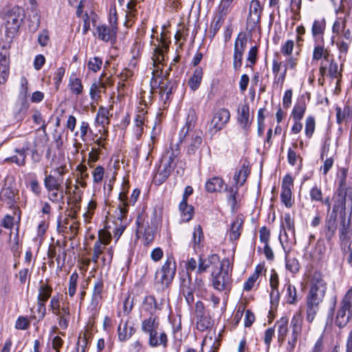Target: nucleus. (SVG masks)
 <instances>
[{"label": "nucleus", "instance_id": "c85d7f7f", "mask_svg": "<svg viewBox=\"0 0 352 352\" xmlns=\"http://www.w3.org/2000/svg\"><path fill=\"white\" fill-rule=\"evenodd\" d=\"M118 333L119 340L125 341L135 333V329L133 327H128L127 322L121 321L118 328Z\"/></svg>", "mask_w": 352, "mask_h": 352}, {"label": "nucleus", "instance_id": "09e8293b", "mask_svg": "<svg viewBox=\"0 0 352 352\" xmlns=\"http://www.w3.org/2000/svg\"><path fill=\"white\" fill-rule=\"evenodd\" d=\"M315 126L316 122L314 118L311 116H308L306 118L305 129V135L307 138H310L312 136L315 130Z\"/></svg>", "mask_w": 352, "mask_h": 352}, {"label": "nucleus", "instance_id": "0eeeda50", "mask_svg": "<svg viewBox=\"0 0 352 352\" xmlns=\"http://www.w3.org/2000/svg\"><path fill=\"white\" fill-rule=\"evenodd\" d=\"M19 199V190L16 188L14 178L12 176H7L0 192V199L10 207H12Z\"/></svg>", "mask_w": 352, "mask_h": 352}, {"label": "nucleus", "instance_id": "393cba45", "mask_svg": "<svg viewBox=\"0 0 352 352\" xmlns=\"http://www.w3.org/2000/svg\"><path fill=\"white\" fill-rule=\"evenodd\" d=\"M54 315L58 316L60 328L65 330L69 326L70 320V310L69 306H63Z\"/></svg>", "mask_w": 352, "mask_h": 352}, {"label": "nucleus", "instance_id": "e2e57ef3", "mask_svg": "<svg viewBox=\"0 0 352 352\" xmlns=\"http://www.w3.org/2000/svg\"><path fill=\"white\" fill-rule=\"evenodd\" d=\"M309 195L311 201H322V190L317 186H314L310 190Z\"/></svg>", "mask_w": 352, "mask_h": 352}, {"label": "nucleus", "instance_id": "412c9836", "mask_svg": "<svg viewBox=\"0 0 352 352\" xmlns=\"http://www.w3.org/2000/svg\"><path fill=\"white\" fill-rule=\"evenodd\" d=\"M99 250V254L101 255V261L104 265H110L112 261L114 250L112 246L100 244L99 242H95L93 250Z\"/></svg>", "mask_w": 352, "mask_h": 352}, {"label": "nucleus", "instance_id": "58836bf2", "mask_svg": "<svg viewBox=\"0 0 352 352\" xmlns=\"http://www.w3.org/2000/svg\"><path fill=\"white\" fill-rule=\"evenodd\" d=\"M104 288V283L102 280L98 279L94 283L93 294H92V303L98 304V300L102 298V293Z\"/></svg>", "mask_w": 352, "mask_h": 352}, {"label": "nucleus", "instance_id": "79ce46f5", "mask_svg": "<svg viewBox=\"0 0 352 352\" xmlns=\"http://www.w3.org/2000/svg\"><path fill=\"white\" fill-rule=\"evenodd\" d=\"M154 240V227L148 226L144 228L143 236H142V242L144 246H150L153 244Z\"/></svg>", "mask_w": 352, "mask_h": 352}, {"label": "nucleus", "instance_id": "a878e982", "mask_svg": "<svg viewBox=\"0 0 352 352\" xmlns=\"http://www.w3.org/2000/svg\"><path fill=\"white\" fill-rule=\"evenodd\" d=\"M203 74L204 72L201 67H197L195 69L192 76L188 81V85L192 91H195L198 89L203 78Z\"/></svg>", "mask_w": 352, "mask_h": 352}, {"label": "nucleus", "instance_id": "aec40b11", "mask_svg": "<svg viewBox=\"0 0 352 352\" xmlns=\"http://www.w3.org/2000/svg\"><path fill=\"white\" fill-rule=\"evenodd\" d=\"M337 228V215L331 214L327 217L324 226L325 238L327 241H331L334 237Z\"/></svg>", "mask_w": 352, "mask_h": 352}, {"label": "nucleus", "instance_id": "6ab92c4d", "mask_svg": "<svg viewBox=\"0 0 352 352\" xmlns=\"http://www.w3.org/2000/svg\"><path fill=\"white\" fill-rule=\"evenodd\" d=\"M171 262L172 258L168 257L160 271L157 272V274L160 276V280L163 287L168 286L172 281L175 275V267H171Z\"/></svg>", "mask_w": 352, "mask_h": 352}, {"label": "nucleus", "instance_id": "338daca9", "mask_svg": "<svg viewBox=\"0 0 352 352\" xmlns=\"http://www.w3.org/2000/svg\"><path fill=\"white\" fill-rule=\"evenodd\" d=\"M270 236V232L265 226H263L260 229L259 238L261 242L264 243L265 244H268Z\"/></svg>", "mask_w": 352, "mask_h": 352}, {"label": "nucleus", "instance_id": "a211bd4d", "mask_svg": "<svg viewBox=\"0 0 352 352\" xmlns=\"http://www.w3.org/2000/svg\"><path fill=\"white\" fill-rule=\"evenodd\" d=\"M293 186V179L289 175H286L283 179L281 185L280 199L281 201L287 208H291L292 201V187Z\"/></svg>", "mask_w": 352, "mask_h": 352}, {"label": "nucleus", "instance_id": "dca6fc26", "mask_svg": "<svg viewBox=\"0 0 352 352\" xmlns=\"http://www.w3.org/2000/svg\"><path fill=\"white\" fill-rule=\"evenodd\" d=\"M262 8L258 0H252L250 4L248 16L247 18V26L251 30H254L260 23Z\"/></svg>", "mask_w": 352, "mask_h": 352}, {"label": "nucleus", "instance_id": "72a5a7b5", "mask_svg": "<svg viewBox=\"0 0 352 352\" xmlns=\"http://www.w3.org/2000/svg\"><path fill=\"white\" fill-rule=\"evenodd\" d=\"M179 208L184 221H189L192 218L194 208L192 206L188 205L187 202L182 201L179 204Z\"/></svg>", "mask_w": 352, "mask_h": 352}, {"label": "nucleus", "instance_id": "864d4df0", "mask_svg": "<svg viewBox=\"0 0 352 352\" xmlns=\"http://www.w3.org/2000/svg\"><path fill=\"white\" fill-rule=\"evenodd\" d=\"M286 268L292 273H297L299 270L298 261L295 258L286 257Z\"/></svg>", "mask_w": 352, "mask_h": 352}, {"label": "nucleus", "instance_id": "f3484780", "mask_svg": "<svg viewBox=\"0 0 352 352\" xmlns=\"http://www.w3.org/2000/svg\"><path fill=\"white\" fill-rule=\"evenodd\" d=\"M129 188V181L124 179L122 182V189L119 194L120 204L118 205V213L117 214V219L121 222L126 219L128 212L127 192Z\"/></svg>", "mask_w": 352, "mask_h": 352}, {"label": "nucleus", "instance_id": "ea45409f", "mask_svg": "<svg viewBox=\"0 0 352 352\" xmlns=\"http://www.w3.org/2000/svg\"><path fill=\"white\" fill-rule=\"evenodd\" d=\"M27 149L22 148V149H16L15 152L17 153L16 155H14L11 157L7 158L6 161H11L12 162H14L16 164L19 166H24L25 164V151Z\"/></svg>", "mask_w": 352, "mask_h": 352}, {"label": "nucleus", "instance_id": "c9c22d12", "mask_svg": "<svg viewBox=\"0 0 352 352\" xmlns=\"http://www.w3.org/2000/svg\"><path fill=\"white\" fill-rule=\"evenodd\" d=\"M288 321L287 319L282 318L277 322L278 325V342L282 344L285 340L288 332L287 327Z\"/></svg>", "mask_w": 352, "mask_h": 352}, {"label": "nucleus", "instance_id": "c756f323", "mask_svg": "<svg viewBox=\"0 0 352 352\" xmlns=\"http://www.w3.org/2000/svg\"><path fill=\"white\" fill-rule=\"evenodd\" d=\"M243 221L240 218H236L231 224L229 231V238L231 241L239 239L241 234Z\"/></svg>", "mask_w": 352, "mask_h": 352}, {"label": "nucleus", "instance_id": "e433bc0d", "mask_svg": "<svg viewBox=\"0 0 352 352\" xmlns=\"http://www.w3.org/2000/svg\"><path fill=\"white\" fill-rule=\"evenodd\" d=\"M282 227L284 229L285 234L287 236V230L292 236H295L294 220L289 213H285L283 217Z\"/></svg>", "mask_w": 352, "mask_h": 352}, {"label": "nucleus", "instance_id": "4468645a", "mask_svg": "<svg viewBox=\"0 0 352 352\" xmlns=\"http://www.w3.org/2000/svg\"><path fill=\"white\" fill-rule=\"evenodd\" d=\"M5 20L7 32L14 34L19 30L22 21L21 10L19 8L12 9L6 14Z\"/></svg>", "mask_w": 352, "mask_h": 352}, {"label": "nucleus", "instance_id": "37998d69", "mask_svg": "<svg viewBox=\"0 0 352 352\" xmlns=\"http://www.w3.org/2000/svg\"><path fill=\"white\" fill-rule=\"evenodd\" d=\"M336 111L337 122L339 124L346 120L349 117L351 111L350 107L348 105H345L343 109H341L340 107H337L336 108Z\"/></svg>", "mask_w": 352, "mask_h": 352}, {"label": "nucleus", "instance_id": "f704fd0d", "mask_svg": "<svg viewBox=\"0 0 352 352\" xmlns=\"http://www.w3.org/2000/svg\"><path fill=\"white\" fill-rule=\"evenodd\" d=\"M250 173L248 165L244 163L238 172H236L234 176V180L236 185L242 186Z\"/></svg>", "mask_w": 352, "mask_h": 352}, {"label": "nucleus", "instance_id": "4be33fe9", "mask_svg": "<svg viewBox=\"0 0 352 352\" xmlns=\"http://www.w3.org/2000/svg\"><path fill=\"white\" fill-rule=\"evenodd\" d=\"M326 28V21L324 18L315 19L311 27V34L315 42L320 41L324 43L323 36Z\"/></svg>", "mask_w": 352, "mask_h": 352}, {"label": "nucleus", "instance_id": "20e7f679", "mask_svg": "<svg viewBox=\"0 0 352 352\" xmlns=\"http://www.w3.org/2000/svg\"><path fill=\"white\" fill-rule=\"evenodd\" d=\"M332 212L331 214L338 215L340 217H346V205L351 208L352 212V189L351 188H337L332 197Z\"/></svg>", "mask_w": 352, "mask_h": 352}, {"label": "nucleus", "instance_id": "9b49d317", "mask_svg": "<svg viewBox=\"0 0 352 352\" xmlns=\"http://www.w3.org/2000/svg\"><path fill=\"white\" fill-rule=\"evenodd\" d=\"M152 301H154L153 297L148 296L145 298L144 309L151 312V315L148 318L142 320L141 329L144 333L148 336L149 344L151 346H154V318L152 316V308L148 307V304L151 305Z\"/></svg>", "mask_w": 352, "mask_h": 352}, {"label": "nucleus", "instance_id": "3c124183", "mask_svg": "<svg viewBox=\"0 0 352 352\" xmlns=\"http://www.w3.org/2000/svg\"><path fill=\"white\" fill-rule=\"evenodd\" d=\"M47 192L48 199L54 203H58L63 199V188H60V190H47Z\"/></svg>", "mask_w": 352, "mask_h": 352}, {"label": "nucleus", "instance_id": "13d9d810", "mask_svg": "<svg viewBox=\"0 0 352 352\" xmlns=\"http://www.w3.org/2000/svg\"><path fill=\"white\" fill-rule=\"evenodd\" d=\"M99 154V148H92L88 155L87 164L89 167L92 168L94 166V164L98 160Z\"/></svg>", "mask_w": 352, "mask_h": 352}, {"label": "nucleus", "instance_id": "69168bd1", "mask_svg": "<svg viewBox=\"0 0 352 352\" xmlns=\"http://www.w3.org/2000/svg\"><path fill=\"white\" fill-rule=\"evenodd\" d=\"M133 74V71L131 69L125 68L120 74V81L119 82L120 86L125 87V81L127 80L128 78H131Z\"/></svg>", "mask_w": 352, "mask_h": 352}, {"label": "nucleus", "instance_id": "6e6552de", "mask_svg": "<svg viewBox=\"0 0 352 352\" xmlns=\"http://www.w3.org/2000/svg\"><path fill=\"white\" fill-rule=\"evenodd\" d=\"M302 322L303 320L300 314L296 313L294 315L290 322L292 333L288 338L287 346L288 352H293L296 347L298 339L301 335Z\"/></svg>", "mask_w": 352, "mask_h": 352}, {"label": "nucleus", "instance_id": "0e129e2a", "mask_svg": "<svg viewBox=\"0 0 352 352\" xmlns=\"http://www.w3.org/2000/svg\"><path fill=\"white\" fill-rule=\"evenodd\" d=\"M30 327V321L25 317L20 316L16 321L15 328L21 330H25Z\"/></svg>", "mask_w": 352, "mask_h": 352}, {"label": "nucleus", "instance_id": "2eb2a0df", "mask_svg": "<svg viewBox=\"0 0 352 352\" xmlns=\"http://www.w3.org/2000/svg\"><path fill=\"white\" fill-rule=\"evenodd\" d=\"M230 118V113L228 109L221 108L214 113L210 122L209 130L217 132L225 127Z\"/></svg>", "mask_w": 352, "mask_h": 352}, {"label": "nucleus", "instance_id": "39448f33", "mask_svg": "<svg viewBox=\"0 0 352 352\" xmlns=\"http://www.w3.org/2000/svg\"><path fill=\"white\" fill-rule=\"evenodd\" d=\"M352 318V287L342 298L337 310L335 323L340 327H345Z\"/></svg>", "mask_w": 352, "mask_h": 352}, {"label": "nucleus", "instance_id": "473e14b6", "mask_svg": "<svg viewBox=\"0 0 352 352\" xmlns=\"http://www.w3.org/2000/svg\"><path fill=\"white\" fill-rule=\"evenodd\" d=\"M52 288L51 286L41 281L38 287V295L37 301L46 302L52 295Z\"/></svg>", "mask_w": 352, "mask_h": 352}, {"label": "nucleus", "instance_id": "9d476101", "mask_svg": "<svg viewBox=\"0 0 352 352\" xmlns=\"http://www.w3.org/2000/svg\"><path fill=\"white\" fill-rule=\"evenodd\" d=\"M352 227L351 220H346V217L340 218L339 228V239L342 251H346V247L351 245Z\"/></svg>", "mask_w": 352, "mask_h": 352}, {"label": "nucleus", "instance_id": "423d86ee", "mask_svg": "<svg viewBox=\"0 0 352 352\" xmlns=\"http://www.w3.org/2000/svg\"><path fill=\"white\" fill-rule=\"evenodd\" d=\"M118 23L116 13L110 14L108 24L98 25L96 30L95 36L100 41L114 43L116 41Z\"/></svg>", "mask_w": 352, "mask_h": 352}, {"label": "nucleus", "instance_id": "8fccbe9b", "mask_svg": "<svg viewBox=\"0 0 352 352\" xmlns=\"http://www.w3.org/2000/svg\"><path fill=\"white\" fill-rule=\"evenodd\" d=\"M93 182L100 184L104 176V168L102 166H97L92 171Z\"/></svg>", "mask_w": 352, "mask_h": 352}, {"label": "nucleus", "instance_id": "bb28decb", "mask_svg": "<svg viewBox=\"0 0 352 352\" xmlns=\"http://www.w3.org/2000/svg\"><path fill=\"white\" fill-rule=\"evenodd\" d=\"M329 52L327 49L324 47V43H318L314 45L312 60L313 61H318L319 60L324 58L326 61H329Z\"/></svg>", "mask_w": 352, "mask_h": 352}, {"label": "nucleus", "instance_id": "de8ad7c7", "mask_svg": "<svg viewBox=\"0 0 352 352\" xmlns=\"http://www.w3.org/2000/svg\"><path fill=\"white\" fill-rule=\"evenodd\" d=\"M78 274L76 272H73L69 277L68 292L70 297H73L76 292Z\"/></svg>", "mask_w": 352, "mask_h": 352}, {"label": "nucleus", "instance_id": "1a4fd4ad", "mask_svg": "<svg viewBox=\"0 0 352 352\" xmlns=\"http://www.w3.org/2000/svg\"><path fill=\"white\" fill-rule=\"evenodd\" d=\"M160 49L155 46V56L160 53ZM157 62H160L158 58L155 57V85L158 84L157 87H155V94L158 93L160 95V99L164 103L169 98L170 94L172 93V87L169 86V82L166 79H164L162 77H157L158 76L159 65H157Z\"/></svg>", "mask_w": 352, "mask_h": 352}, {"label": "nucleus", "instance_id": "ddd939ff", "mask_svg": "<svg viewBox=\"0 0 352 352\" xmlns=\"http://www.w3.org/2000/svg\"><path fill=\"white\" fill-rule=\"evenodd\" d=\"M175 156L173 151H166L160 160L159 166L158 184H162L170 173L173 168V164Z\"/></svg>", "mask_w": 352, "mask_h": 352}, {"label": "nucleus", "instance_id": "2f4dec72", "mask_svg": "<svg viewBox=\"0 0 352 352\" xmlns=\"http://www.w3.org/2000/svg\"><path fill=\"white\" fill-rule=\"evenodd\" d=\"M217 261H219V256L217 254L210 255L208 260L200 257L198 262L197 273L200 274L205 272L212 263Z\"/></svg>", "mask_w": 352, "mask_h": 352}, {"label": "nucleus", "instance_id": "7ed1b4c3", "mask_svg": "<svg viewBox=\"0 0 352 352\" xmlns=\"http://www.w3.org/2000/svg\"><path fill=\"white\" fill-rule=\"evenodd\" d=\"M229 258H225L221 262L219 270L212 273V282L213 287L220 292H229L231 289L232 279L228 273L230 267Z\"/></svg>", "mask_w": 352, "mask_h": 352}, {"label": "nucleus", "instance_id": "7c9ffc66", "mask_svg": "<svg viewBox=\"0 0 352 352\" xmlns=\"http://www.w3.org/2000/svg\"><path fill=\"white\" fill-rule=\"evenodd\" d=\"M223 180L220 177H214L206 182L205 187L207 192H214L223 189Z\"/></svg>", "mask_w": 352, "mask_h": 352}, {"label": "nucleus", "instance_id": "f03ea898", "mask_svg": "<svg viewBox=\"0 0 352 352\" xmlns=\"http://www.w3.org/2000/svg\"><path fill=\"white\" fill-rule=\"evenodd\" d=\"M196 120L197 118L194 110H190L186 118V124L179 133V143L185 142L189 144L188 153H195L202 142V132L194 129Z\"/></svg>", "mask_w": 352, "mask_h": 352}, {"label": "nucleus", "instance_id": "bf43d9fd", "mask_svg": "<svg viewBox=\"0 0 352 352\" xmlns=\"http://www.w3.org/2000/svg\"><path fill=\"white\" fill-rule=\"evenodd\" d=\"M203 237H204V235H203L202 228H201V226H199V225L196 226L194 228V232L192 234V239H193V243H194L195 245H199L200 243L201 239H203Z\"/></svg>", "mask_w": 352, "mask_h": 352}, {"label": "nucleus", "instance_id": "f257e3e1", "mask_svg": "<svg viewBox=\"0 0 352 352\" xmlns=\"http://www.w3.org/2000/svg\"><path fill=\"white\" fill-rule=\"evenodd\" d=\"M327 290V284L319 273H315L311 279V288L307 297L306 319L311 322L317 314Z\"/></svg>", "mask_w": 352, "mask_h": 352}, {"label": "nucleus", "instance_id": "a19ab883", "mask_svg": "<svg viewBox=\"0 0 352 352\" xmlns=\"http://www.w3.org/2000/svg\"><path fill=\"white\" fill-rule=\"evenodd\" d=\"M287 302L290 305H294L297 302V294L296 287L287 283L285 284Z\"/></svg>", "mask_w": 352, "mask_h": 352}, {"label": "nucleus", "instance_id": "a18cd8bd", "mask_svg": "<svg viewBox=\"0 0 352 352\" xmlns=\"http://www.w3.org/2000/svg\"><path fill=\"white\" fill-rule=\"evenodd\" d=\"M69 87L72 93L76 95H80L82 93L83 89L81 80L76 77L70 78Z\"/></svg>", "mask_w": 352, "mask_h": 352}, {"label": "nucleus", "instance_id": "cd10ccee", "mask_svg": "<svg viewBox=\"0 0 352 352\" xmlns=\"http://www.w3.org/2000/svg\"><path fill=\"white\" fill-rule=\"evenodd\" d=\"M63 177H56L52 175H46L44 186L47 190H60Z\"/></svg>", "mask_w": 352, "mask_h": 352}, {"label": "nucleus", "instance_id": "603ef678", "mask_svg": "<svg viewBox=\"0 0 352 352\" xmlns=\"http://www.w3.org/2000/svg\"><path fill=\"white\" fill-rule=\"evenodd\" d=\"M87 343L88 340L87 334L85 333H84L82 336L80 334L74 352H85Z\"/></svg>", "mask_w": 352, "mask_h": 352}, {"label": "nucleus", "instance_id": "4d7b16f0", "mask_svg": "<svg viewBox=\"0 0 352 352\" xmlns=\"http://www.w3.org/2000/svg\"><path fill=\"white\" fill-rule=\"evenodd\" d=\"M102 64V60L100 58L94 57L92 58H90V60L88 62L87 66L89 69L94 72H97L100 69Z\"/></svg>", "mask_w": 352, "mask_h": 352}, {"label": "nucleus", "instance_id": "774afa93", "mask_svg": "<svg viewBox=\"0 0 352 352\" xmlns=\"http://www.w3.org/2000/svg\"><path fill=\"white\" fill-rule=\"evenodd\" d=\"M294 42L292 40H288L282 46L281 52L284 55H291L294 49Z\"/></svg>", "mask_w": 352, "mask_h": 352}, {"label": "nucleus", "instance_id": "c03bdc74", "mask_svg": "<svg viewBox=\"0 0 352 352\" xmlns=\"http://www.w3.org/2000/svg\"><path fill=\"white\" fill-rule=\"evenodd\" d=\"M109 111L104 107H100L98 109L96 117V122L103 127L109 123Z\"/></svg>", "mask_w": 352, "mask_h": 352}, {"label": "nucleus", "instance_id": "6e6d98bb", "mask_svg": "<svg viewBox=\"0 0 352 352\" xmlns=\"http://www.w3.org/2000/svg\"><path fill=\"white\" fill-rule=\"evenodd\" d=\"M44 302L37 301V309L36 314L33 316L34 319H37L38 321L43 320L46 314V307Z\"/></svg>", "mask_w": 352, "mask_h": 352}, {"label": "nucleus", "instance_id": "5701e85b", "mask_svg": "<svg viewBox=\"0 0 352 352\" xmlns=\"http://www.w3.org/2000/svg\"><path fill=\"white\" fill-rule=\"evenodd\" d=\"M237 120L243 129L248 131L251 124L250 107L248 103H245L239 108Z\"/></svg>", "mask_w": 352, "mask_h": 352}, {"label": "nucleus", "instance_id": "5fc2aeb1", "mask_svg": "<svg viewBox=\"0 0 352 352\" xmlns=\"http://www.w3.org/2000/svg\"><path fill=\"white\" fill-rule=\"evenodd\" d=\"M199 319L197 322V329L201 331H204L211 326L210 319L206 316H199Z\"/></svg>", "mask_w": 352, "mask_h": 352}, {"label": "nucleus", "instance_id": "49530a36", "mask_svg": "<svg viewBox=\"0 0 352 352\" xmlns=\"http://www.w3.org/2000/svg\"><path fill=\"white\" fill-rule=\"evenodd\" d=\"M112 236L110 232L106 230H100L98 232V239L96 242H99L100 244L109 245L111 241Z\"/></svg>", "mask_w": 352, "mask_h": 352}, {"label": "nucleus", "instance_id": "680f3d73", "mask_svg": "<svg viewBox=\"0 0 352 352\" xmlns=\"http://www.w3.org/2000/svg\"><path fill=\"white\" fill-rule=\"evenodd\" d=\"M182 293L188 305L191 306L195 300L192 289L190 287H187L186 286H184L182 288Z\"/></svg>", "mask_w": 352, "mask_h": 352}, {"label": "nucleus", "instance_id": "f8f14e48", "mask_svg": "<svg viewBox=\"0 0 352 352\" xmlns=\"http://www.w3.org/2000/svg\"><path fill=\"white\" fill-rule=\"evenodd\" d=\"M247 45V38L245 34L239 33L234 42V56H233V68L234 70H239L242 65L243 52Z\"/></svg>", "mask_w": 352, "mask_h": 352}, {"label": "nucleus", "instance_id": "b1692460", "mask_svg": "<svg viewBox=\"0 0 352 352\" xmlns=\"http://www.w3.org/2000/svg\"><path fill=\"white\" fill-rule=\"evenodd\" d=\"M7 50L0 52V84H3L7 80L9 75V58Z\"/></svg>", "mask_w": 352, "mask_h": 352}, {"label": "nucleus", "instance_id": "052dcab7", "mask_svg": "<svg viewBox=\"0 0 352 352\" xmlns=\"http://www.w3.org/2000/svg\"><path fill=\"white\" fill-rule=\"evenodd\" d=\"M329 74L333 78H337L340 76L338 65L336 62L329 58Z\"/></svg>", "mask_w": 352, "mask_h": 352}, {"label": "nucleus", "instance_id": "4c0bfd02", "mask_svg": "<svg viewBox=\"0 0 352 352\" xmlns=\"http://www.w3.org/2000/svg\"><path fill=\"white\" fill-rule=\"evenodd\" d=\"M306 108V104L304 101L296 104L291 114L293 120H300L305 115Z\"/></svg>", "mask_w": 352, "mask_h": 352}]
</instances>
